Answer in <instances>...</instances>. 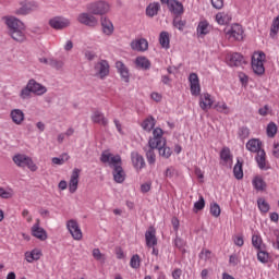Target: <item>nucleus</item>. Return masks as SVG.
Returning <instances> with one entry per match:
<instances>
[{"label": "nucleus", "mask_w": 279, "mask_h": 279, "mask_svg": "<svg viewBox=\"0 0 279 279\" xmlns=\"http://www.w3.org/2000/svg\"><path fill=\"white\" fill-rule=\"evenodd\" d=\"M168 10L171 14H174V16H182V14H184V4L178 0H170Z\"/></svg>", "instance_id": "obj_17"}, {"label": "nucleus", "mask_w": 279, "mask_h": 279, "mask_svg": "<svg viewBox=\"0 0 279 279\" xmlns=\"http://www.w3.org/2000/svg\"><path fill=\"white\" fill-rule=\"evenodd\" d=\"M3 21L11 38L15 40V43H25V40H27V36L25 35L26 27L21 20L14 16H4Z\"/></svg>", "instance_id": "obj_3"}, {"label": "nucleus", "mask_w": 279, "mask_h": 279, "mask_svg": "<svg viewBox=\"0 0 279 279\" xmlns=\"http://www.w3.org/2000/svg\"><path fill=\"white\" fill-rule=\"evenodd\" d=\"M220 159L225 165H232V154L230 153V148L223 147L220 151Z\"/></svg>", "instance_id": "obj_30"}, {"label": "nucleus", "mask_w": 279, "mask_h": 279, "mask_svg": "<svg viewBox=\"0 0 279 279\" xmlns=\"http://www.w3.org/2000/svg\"><path fill=\"white\" fill-rule=\"evenodd\" d=\"M227 63L229 66H243L245 59L239 52H233L227 56Z\"/></svg>", "instance_id": "obj_15"}, {"label": "nucleus", "mask_w": 279, "mask_h": 279, "mask_svg": "<svg viewBox=\"0 0 279 279\" xmlns=\"http://www.w3.org/2000/svg\"><path fill=\"white\" fill-rule=\"evenodd\" d=\"M87 10L90 12V14L104 16V14H108V12H110V3L104 0L96 1L88 4Z\"/></svg>", "instance_id": "obj_8"}, {"label": "nucleus", "mask_w": 279, "mask_h": 279, "mask_svg": "<svg viewBox=\"0 0 279 279\" xmlns=\"http://www.w3.org/2000/svg\"><path fill=\"white\" fill-rule=\"evenodd\" d=\"M145 243L148 250H153L151 254L154 256H158L159 251L158 248H156V245H158V238H156V228L149 227L147 229V231L145 232Z\"/></svg>", "instance_id": "obj_6"}, {"label": "nucleus", "mask_w": 279, "mask_h": 279, "mask_svg": "<svg viewBox=\"0 0 279 279\" xmlns=\"http://www.w3.org/2000/svg\"><path fill=\"white\" fill-rule=\"evenodd\" d=\"M156 125V120L154 117H148L146 120H144L142 128L143 130H146V132H151Z\"/></svg>", "instance_id": "obj_33"}, {"label": "nucleus", "mask_w": 279, "mask_h": 279, "mask_svg": "<svg viewBox=\"0 0 279 279\" xmlns=\"http://www.w3.org/2000/svg\"><path fill=\"white\" fill-rule=\"evenodd\" d=\"M92 256L95 260H99L100 263H106V255L99 248H94L92 251Z\"/></svg>", "instance_id": "obj_42"}, {"label": "nucleus", "mask_w": 279, "mask_h": 279, "mask_svg": "<svg viewBox=\"0 0 279 279\" xmlns=\"http://www.w3.org/2000/svg\"><path fill=\"white\" fill-rule=\"evenodd\" d=\"M174 245H175V247H178L179 250L184 248V240H182L181 238H175V240H174Z\"/></svg>", "instance_id": "obj_63"}, {"label": "nucleus", "mask_w": 279, "mask_h": 279, "mask_svg": "<svg viewBox=\"0 0 279 279\" xmlns=\"http://www.w3.org/2000/svg\"><path fill=\"white\" fill-rule=\"evenodd\" d=\"M265 60H267L265 52L255 51L253 53L251 66L255 75H265Z\"/></svg>", "instance_id": "obj_4"}, {"label": "nucleus", "mask_w": 279, "mask_h": 279, "mask_svg": "<svg viewBox=\"0 0 279 279\" xmlns=\"http://www.w3.org/2000/svg\"><path fill=\"white\" fill-rule=\"evenodd\" d=\"M94 75L99 77V80H105L110 75V63L107 60H100L94 65Z\"/></svg>", "instance_id": "obj_10"}, {"label": "nucleus", "mask_w": 279, "mask_h": 279, "mask_svg": "<svg viewBox=\"0 0 279 279\" xmlns=\"http://www.w3.org/2000/svg\"><path fill=\"white\" fill-rule=\"evenodd\" d=\"M190 83V92L193 97H199L198 106L204 110V112H208L210 108H213V104H215V99L208 93L202 94V85H199V76L197 73H191L189 76Z\"/></svg>", "instance_id": "obj_1"}, {"label": "nucleus", "mask_w": 279, "mask_h": 279, "mask_svg": "<svg viewBox=\"0 0 279 279\" xmlns=\"http://www.w3.org/2000/svg\"><path fill=\"white\" fill-rule=\"evenodd\" d=\"M215 110H217V112H223V114H229V107L226 104V101H218L215 106H214Z\"/></svg>", "instance_id": "obj_37"}, {"label": "nucleus", "mask_w": 279, "mask_h": 279, "mask_svg": "<svg viewBox=\"0 0 279 279\" xmlns=\"http://www.w3.org/2000/svg\"><path fill=\"white\" fill-rule=\"evenodd\" d=\"M49 65L52 66L53 69H57L58 71H60V69H62V66H64V61L49 59Z\"/></svg>", "instance_id": "obj_50"}, {"label": "nucleus", "mask_w": 279, "mask_h": 279, "mask_svg": "<svg viewBox=\"0 0 279 279\" xmlns=\"http://www.w3.org/2000/svg\"><path fill=\"white\" fill-rule=\"evenodd\" d=\"M206 206V201L204 196H199L198 201L194 203V213H199V210H204Z\"/></svg>", "instance_id": "obj_44"}, {"label": "nucleus", "mask_w": 279, "mask_h": 279, "mask_svg": "<svg viewBox=\"0 0 279 279\" xmlns=\"http://www.w3.org/2000/svg\"><path fill=\"white\" fill-rule=\"evenodd\" d=\"M24 256L27 263H34V260H40V258L43 257V251L39 248H34L31 252H26Z\"/></svg>", "instance_id": "obj_24"}, {"label": "nucleus", "mask_w": 279, "mask_h": 279, "mask_svg": "<svg viewBox=\"0 0 279 279\" xmlns=\"http://www.w3.org/2000/svg\"><path fill=\"white\" fill-rule=\"evenodd\" d=\"M209 32H210V24L208 23V21L206 20L201 21L196 27L197 37L204 38V36H207Z\"/></svg>", "instance_id": "obj_21"}, {"label": "nucleus", "mask_w": 279, "mask_h": 279, "mask_svg": "<svg viewBox=\"0 0 279 279\" xmlns=\"http://www.w3.org/2000/svg\"><path fill=\"white\" fill-rule=\"evenodd\" d=\"M28 88L34 95L43 96L47 93V87L32 78L28 81Z\"/></svg>", "instance_id": "obj_18"}, {"label": "nucleus", "mask_w": 279, "mask_h": 279, "mask_svg": "<svg viewBox=\"0 0 279 279\" xmlns=\"http://www.w3.org/2000/svg\"><path fill=\"white\" fill-rule=\"evenodd\" d=\"M77 21L81 23V25H86L87 27H97V25H99V20L93 15V13H80Z\"/></svg>", "instance_id": "obj_12"}, {"label": "nucleus", "mask_w": 279, "mask_h": 279, "mask_svg": "<svg viewBox=\"0 0 279 279\" xmlns=\"http://www.w3.org/2000/svg\"><path fill=\"white\" fill-rule=\"evenodd\" d=\"M233 243H234V245H236L238 247H243L245 241L243 240V236L236 235V236L233 238Z\"/></svg>", "instance_id": "obj_55"}, {"label": "nucleus", "mask_w": 279, "mask_h": 279, "mask_svg": "<svg viewBox=\"0 0 279 279\" xmlns=\"http://www.w3.org/2000/svg\"><path fill=\"white\" fill-rule=\"evenodd\" d=\"M22 217H24V219H26L27 223H32L33 218H32V216L29 215V210L24 209V210L22 211Z\"/></svg>", "instance_id": "obj_62"}, {"label": "nucleus", "mask_w": 279, "mask_h": 279, "mask_svg": "<svg viewBox=\"0 0 279 279\" xmlns=\"http://www.w3.org/2000/svg\"><path fill=\"white\" fill-rule=\"evenodd\" d=\"M69 158L70 157L68 154H62L60 157L52 158V165L62 166L64 162L69 161Z\"/></svg>", "instance_id": "obj_45"}, {"label": "nucleus", "mask_w": 279, "mask_h": 279, "mask_svg": "<svg viewBox=\"0 0 279 279\" xmlns=\"http://www.w3.org/2000/svg\"><path fill=\"white\" fill-rule=\"evenodd\" d=\"M133 51H141V39H135L131 43Z\"/></svg>", "instance_id": "obj_57"}, {"label": "nucleus", "mask_w": 279, "mask_h": 279, "mask_svg": "<svg viewBox=\"0 0 279 279\" xmlns=\"http://www.w3.org/2000/svg\"><path fill=\"white\" fill-rule=\"evenodd\" d=\"M216 22L218 25H228L232 22V14L230 12H219L216 14Z\"/></svg>", "instance_id": "obj_25"}, {"label": "nucleus", "mask_w": 279, "mask_h": 279, "mask_svg": "<svg viewBox=\"0 0 279 279\" xmlns=\"http://www.w3.org/2000/svg\"><path fill=\"white\" fill-rule=\"evenodd\" d=\"M233 175L235 180H243V163L239 160L233 168Z\"/></svg>", "instance_id": "obj_34"}, {"label": "nucleus", "mask_w": 279, "mask_h": 279, "mask_svg": "<svg viewBox=\"0 0 279 279\" xmlns=\"http://www.w3.org/2000/svg\"><path fill=\"white\" fill-rule=\"evenodd\" d=\"M66 229L70 232L72 239H74V241H82V239L84 238V234L82 233V228H80V223L76 222V220H68Z\"/></svg>", "instance_id": "obj_11"}, {"label": "nucleus", "mask_w": 279, "mask_h": 279, "mask_svg": "<svg viewBox=\"0 0 279 279\" xmlns=\"http://www.w3.org/2000/svg\"><path fill=\"white\" fill-rule=\"evenodd\" d=\"M93 123H97L98 125H104L106 128L108 125V120L101 111H94L92 114Z\"/></svg>", "instance_id": "obj_26"}, {"label": "nucleus", "mask_w": 279, "mask_h": 279, "mask_svg": "<svg viewBox=\"0 0 279 279\" xmlns=\"http://www.w3.org/2000/svg\"><path fill=\"white\" fill-rule=\"evenodd\" d=\"M32 88L29 87V83L26 84V86L21 90L20 97L21 99H29L32 97Z\"/></svg>", "instance_id": "obj_47"}, {"label": "nucleus", "mask_w": 279, "mask_h": 279, "mask_svg": "<svg viewBox=\"0 0 279 279\" xmlns=\"http://www.w3.org/2000/svg\"><path fill=\"white\" fill-rule=\"evenodd\" d=\"M252 245L255 250H263V238L258 233L252 235Z\"/></svg>", "instance_id": "obj_35"}, {"label": "nucleus", "mask_w": 279, "mask_h": 279, "mask_svg": "<svg viewBox=\"0 0 279 279\" xmlns=\"http://www.w3.org/2000/svg\"><path fill=\"white\" fill-rule=\"evenodd\" d=\"M257 260H259V263H263V265L269 263V253H267L263 250H258Z\"/></svg>", "instance_id": "obj_41"}, {"label": "nucleus", "mask_w": 279, "mask_h": 279, "mask_svg": "<svg viewBox=\"0 0 279 279\" xmlns=\"http://www.w3.org/2000/svg\"><path fill=\"white\" fill-rule=\"evenodd\" d=\"M211 5L216 10H221L223 8V0H211Z\"/></svg>", "instance_id": "obj_59"}, {"label": "nucleus", "mask_w": 279, "mask_h": 279, "mask_svg": "<svg viewBox=\"0 0 279 279\" xmlns=\"http://www.w3.org/2000/svg\"><path fill=\"white\" fill-rule=\"evenodd\" d=\"M156 149H158L159 156L166 160L171 158V155L173 154V150H171V147L167 146V144L157 146Z\"/></svg>", "instance_id": "obj_29"}, {"label": "nucleus", "mask_w": 279, "mask_h": 279, "mask_svg": "<svg viewBox=\"0 0 279 279\" xmlns=\"http://www.w3.org/2000/svg\"><path fill=\"white\" fill-rule=\"evenodd\" d=\"M100 23L102 27V34H105V36H112V34H114V24H112L110 19L104 16L100 19Z\"/></svg>", "instance_id": "obj_19"}, {"label": "nucleus", "mask_w": 279, "mask_h": 279, "mask_svg": "<svg viewBox=\"0 0 279 279\" xmlns=\"http://www.w3.org/2000/svg\"><path fill=\"white\" fill-rule=\"evenodd\" d=\"M253 187L255 191H265L267 189V183L260 175H256L252 180Z\"/></svg>", "instance_id": "obj_27"}, {"label": "nucleus", "mask_w": 279, "mask_h": 279, "mask_svg": "<svg viewBox=\"0 0 279 279\" xmlns=\"http://www.w3.org/2000/svg\"><path fill=\"white\" fill-rule=\"evenodd\" d=\"M198 258L201 260H204L205 263H208V260H210V258H213V252H210V250L203 248L201 251V253L198 254Z\"/></svg>", "instance_id": "obj_39"}, {"label": "nucleus", "mask_w": 279, "mask_h": 279, "mask_svg": "<svg viewBox=\"0 0 279 279\" xmlns=\"http://www.w3.org/2000/svg\"><path fill=\"white\" fill-rule=\"evenodd\" d=\"M255 160L259 169L262 170L269 169V167H267V154L265 153V150H258L255 157Z\"/></svg>", "instance_id": "obj_23"}, {"label": "nucleus", "mask_w": 279, "mask_h": 279, "mask_svg": "<svg viewBox=\"0 0 279 279\" xmlns=\"http://www.w3.org/2000/svg\"><path fill=\"white\" fill-rule=\"evenodd\" d=\"M100 162L108 165L113 169V180L118 184L125 182V171L123 170V161L120 155H114L108 150L102 151L100 156Z\"/></svg>", "instance_id": "obj_2"}, {"label": "nucleus", "mask_w": 279, "mask_h": 279, "mask_svg": "<svg viewBox=\"0 0 279 279\" xmlns=\"http://www.w3.org/2000/svg\"><path fill=\"white\" fill-rule=\"evenodd\" d=\"M246 149L248 151H252L253 154H258V151H263V149H260V141H258V140H250L246 143Z\"/></svg>", "instance_id": "obj_28"}, {"label": "nucleus", "mask_w": 279, "mask_h": 279, "mask_svg": "<svg viewBox=\"0 0 279 279\" xmlns=\"http://www.w3.org/2000/svg\"><path fill=\"white\" fill-rule=\"evenodd\" d=\"M154 149L156 148L149 147V149L146 150L147 162L150 165H156V153Z\"/></svg>", "instance_id": "obj_43"}, {"label": "nucleus", "mask_w": 279, "mask_h": 279, "mask_svg": "<svg viewBox=\"0 0 279 279\" xmlns=\"http://www.w3.org/2000/svg\"><path fill=\"white\" fill-rule=\"evenodd\" d=\"M10 117L15 125H22L23 121H25V113L21 109L11 110Z\"/></svg>", "instance_id": "obj_22"}, {"label": "nucleus", "mask_w": 279, "mask_h": 279, "mask_svg": "<svg viewBox=\"0 0 279 279\" xmlns=\"http://www.w3.org/2000/svg\"><path fill=\"white\" fill-rule=\"evenodd\" d=\"M141 69H144L145 71H149L151 69V61L149 59L142 57L141 58Z\"/></svg>", "instance_id": "obj_53"}, {"label": "nucleus", "mask_w": 279, "mask_h": 279, "mask_svg": "<svg viewBox=\"0 0 279 279\" xmlns=\"http://www.w3.org/2000/svg\"><path fill=\"white\" fill-rule=\"evenodd\" d=\"M33 10L34 8L32 7V3H25L24 5H22V8H20L16 11V14H22V15L29 14Z\"/></svg>", "instance_id": "obj_48"}, {"label": "nucleus", "mask_w": 279, "mask_h": 279, "mask_svg": "<svg viewBox=\"0 0 279 279\" xmlns=\"http://www.w3.org/2000/svg\"><path fill=\"white\" fill-rule=\"evenodd\" d=\"M182 277V269L177 268L172 271V278L173 279H180Z\"/></svg>", "instance_id": "obj_64"}, {"label": "nucleus", "mask_w": 279, "mask_h": 279, "mask_svg": "<svg viewBox=\"0 0 279 279\" xmlns=\"http://www.w3.org/2000/svg\"><path fill=\"white\" fill-rule=\"evenodd\" d=\"M159 45L162 47V49H169V47H171L170 39H169V33H167V32L160 33Z\"/></svg>", "instance_id": "obj_31"}, {"label": "nucleus", "mask_w": 279, "mask_h": 279, "mask_svg": "<svg viewBox=\"0 0 279 279\" xmlns=\"http://www.w3.org/2000/svg\"><path fill=\"white\" fill-rule=\"evenodd\" d=\"M149 191H151V181H148L141 185L142 193H149Z\"/></svg>", "instance_id": "obj_56"}, {"label": "nucleus", "mask_w": 279, "mask_h": 279, "mask_svg": "<svg viewBox=\"0 0 279 279\" xmlns=\"http://www.w3.org/2000/svg\"><path fill=\"white\" fill-rule=\"evenodd\" d=\"M149 49V43L147 39H141V51H147Z\"/></svg>", "instance_id": "obj_61"}, {"label": "nucleus", "mask_w": 279, "mask_h": 279, "mask_svg": "<svg viewBox=\"0 0 279 279\" xmlns=\"http://www.w3.org/2000/svg\"><path fill=\"white\" fill-rule=\"evenodd\" d=\"M257 206H258L259 211L263 213V215H267V211L270 208L269 203H267V201H265V198H258Z\"/></svg>", "instance_id": "obj_36"}, {"label": "nucleus", "mask_w": 279, "mask_h": 279, "mask_svg": "<svg viewBox=\"0 0 279 279\" xmlns=\"http://www.w3.org/2000/svg\"><path fill=\"white\" fill-rule=\"evenodd\" d=\"M0 197L2 199H12V197H14V190H5L2 186H0Z\"/></svg>", "instance_id": "obj_38"}, {"label": "nucleus", "mask_w": 279, "mask_h": 279, "mask_svg": "<svg viewBox=\"0 0 279 279\" xmlns=\"http://www.w3.org/2000/svg\"><path fill=\"white\" fill-rule=\"evenodd\" d=\"M160 10V3L153 2L146 8V15L147 16H156L158 14V11Z\"/></svg>", "instance_id": "obj_32"}, {"label": "nucleus", "mask_w": 279, "mask_h": 279, "mask_svg": "<svg viewBox=\"0 0 279 279\" xmlns=\"http://www.w3.org/2000/svg\"><path fill=\"white\" fill-rule=\"evenodd\" d=\"M258 114H260V117H267L269 114V106L265 105L264 107L259 108Z\"/></svg>", "instance_id": "obj_60"}, {"label": "nucleus", "mask_w": 279, "mask_h": 279, "mask_svg": "<svg viewBox=\"0 0 279 279\" xmlns=\"http://www.w3.org/2000/svg\"><path fill=\"white\" fill-rule=\"evenodd\" d=\"M116 69L123 82H130V69H128V65L125 63H123L122 61H117Z\"/></svg>", "instance_id": "obj_20"}, {"label": "nucleus", "mask_w": 279, "mask_h": 279, "mask_svg": "<svg viewBox=\"0 0 279 279\" xmlns=\"http://www.w3.org/2000/svg\"><path fill=\"white\" fill-rule=\"evenodd\" d=\"M130 266L133 269H138V267H141V257L138 256V254L132 256Z\"/></svg>", "instance_id": "obj_51"}, {"label": "nucleus", "mask_w": 279, "mask_h": 279, "mask_svg": "<svg viewBox=\"0 0 279 279\" xmlns=\"http://www.w3.org/2000/svg\"><path fill=\"white\" fill-rule=\"evenodd\" d=\"M131 160H132L133 167H135L138 171L141 169V167L138 166L141 162V155L138 154V151H133L131 154Z\"/></svg>", "instance_id": "obj_46"}, {"label": "nucleus", "mask_w": 279, "mask_h": 279, "mask_svg": "<svg viewBox=\"0 0 279 279\" xmlns=\"http://www.w3.org/2000/svg\"><path fill=\"white\" fill-rule=\"evenodd\" d=\"M160 145H167V138L165 137V131L160 128H156L153 130V137L149 138L148 146L156 149V147H160Z\"/></svg>", "instance_id": "obj_9"}, {"label": "nucleus", "mask_w": 279, "mask_h": 279, "mask_svg": "<svg viewBox=\"0 0 279 279\" xmlns=\"http://www.w3.org/2000/svg\"><path fill=\"white\" fill-rule=\"evenodd\" d=\"M210 215H213V217H219V215H221V207H219V204L214 203L210 205Z\"/></svg>", "instance_id": "obj_52"}, {"label": "nucleus", "mask_w": 279, "mask_h": 279, "mask_svg": "<svg viewBox=\"0 0 279 279\" xmlns=\"http://www.w3.org/2000/svg\"><path fill=\"white\" fill-rule=\"evenodd\" d=\"M172 24H173V27H177V29H179V32H184V27L186 25V22L177 17V19L173 20Z\"/></svg>", "instance_id": "obj_49"}, {"label": "nucleus", "mask_w": 279, "mask_h": 279, "mask_svg": "<svg viewBox=\"0 0 279 279\" xmlns=\"http://www.w3.org/2000/svg\"><path fill=\"white\" fill-rule=\"evenodd\" d=\"M239 263H241V258L239 257V255L232 254L229 256V265H231V267H236Z\"/></svg>", "instance_id": "obj_54"}, {"label": "nucleus", "mask_w": 279, "mask_h": 279, "mask_svg": "<svg viewBox=\"0 0 279 279\" xmlns=\"http://www.w3.org/2000/svg\"><path fill=\"white\" fill-rule=\"evenodd\" d=\"M245 35V31H243V26L239 23H234L230 26L229 29L226 31V37L228 40L241 43Z\"/></svg>", "instance_id": "obj_7"}, {"label": "nucleus", "mask_w": 279, "mask_h": 279, "mask_svg": "<svg viewBox=\"0 0 279 279\" xmlns=\"http://www.w3.org/2000/svg\"><path fill=\"white\" fill-rule=\"evenodd\" d=\"M49 25L52 29H64L71 25V21L65 17H53L49 21Z\"/></svg>", "instance_id": "obj_16"}, {"label": "nucleus", "mask_w": 279, "mask_h": 279, "mask_svg": "<svg viewBox=\"0 0 279 279\" xmlns=\"http://www.w3.org/2000/svg\"><path fill=\"white\" fill-rule=\"evenodd\" d=\"M175 175V168L173 167H168L165 171V177L166 178H173Z\"/></svg>", "instance_id": "obj_58"}, {"label": "nucleus", "mask_w": 279, "mask_h": 279, "mask_svg": "<svg viewBox=\"0 0 279 279\" xmlns=\"http://www.w3.org/2000/svg\"><path fill=\"white\" fill-rule=\"evenodd\" d=\"M81 173H82V170H80V168H74L71 173L68 186H69V192L72 194L77 192V189L80 186V174Z\"/></svg>", "instance_id": "obj_13"}, {"label": "nucleus", "mask_w": 279, "mask_h": 279, "mask_svg": "<svg viewBox=\"0 0 279 279\" xmlns=\"http://www.w3.org/2000/svg\"><path fill=\"white\" fill-rule=\"evenodd\" d=\"M13 162H15V165L17 167H21L22 169H25V167H27L29 171H38V166H36L34 159H32V157L27 155L17 154L13 156Z\"/></svg>", "instance_id": "obj_5"}, {"label": "nucleus", "mask_w": 279, "mask_h": 279, "mask_svg": "<svg viewBox=\"0 0 279 279\" xmlns=\"http://www.w3.org/2000/svg\"><path fill=\"white\" fill-rule=\"evenodd\" d=\"M31 232L32 236H35V239H38L39 241H47L48 239L47 231L40 227V219L36 220V223L31 228Z\"/></svg>", "instance_id": "obj_14"}, {"label": "nucleus", "mask_w": 279, "mask_h": 279, "mask_svg": "<svg viewBox=\"0 0 279 279\" xmlns=\"http://www.w3.org/2000/svg\"><path fill=\"white\" fill-rule=\"evenodd\" d=\"M266 132H267V136H269L270 138H274L278 133V126L276 125V123L270 122L267 125Z\"/></svg>", "instance_id": "obj_40"}]
</instances>
